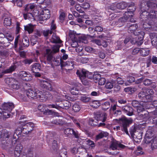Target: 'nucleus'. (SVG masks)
<instances>
[{
    "mask_svg": "<svg viewBox=\"0 0 157 157\" xmlns=\"http://www.w3.org/2000/svg\"><path fill=\"white\" fill-rule=\"evenodd\" d=\"M12 135L11 132H9L6 129L0 128V139L4 140L6 138H8Z\"/></svg>",
    "mask_w": 157,
    "mask_h": 157,
    "instance_id": "11",
    "label": "nucleus"
},
{
    "mask_svg": "<svg viewBox=\"0 0 157 157\" xmlns=\"http://www.w3.org/2000/svg\"><path fill=\"white\" fill-rule=\"evenodd\" d=\"M107 114L105 113H95L94 118L97 121H101L104 122L105 121L107 118Z\"/></svg>",
    "mask_w": 157,
    "mask_h": 157,
    "instance_id": "13",
    "label": "nucleus"
},
{
    "mask_svg": "<svg viewBox=\"0 0 157 157\" xmlns=\"http://www.w3.org/2000/svg\"><path fill=\"white\" fill-rule=\"evenodd\" d=\"M90 105L93 107L97 108L100 105V103L98 101L94 100L90 103Z\"/></svg>",
    "mask_w": 157,
    "mask_h": 157,
    "instance_id": "42",
    "label": "nucleus"
},
{
    "mask_svg": "<svg viewBox=\"0 0 157 157\" xmlns=\"http://www.w3.org/2000/svg\"><path fill=\"white\" fill-rule=\"evenodd\" d=\"M110 107V103L109 102H105L103 105V108L105 110L107 109Z\"/></svg>",
    "mask_w": 157,
    "mask_h": 157,
    "instance_id": "63",
    "label": "nucleus"
},
{
    "mask_svg": "<svg viewBox=\"0 0 157 157\" xmlns=\"http://www.w3.org/2000/svg\"><path fill=\"white\" fill-rule=\"evenodd\" d=\"M12 23V20L10 16L5 17L4 21V25L6 26L10 27Z\"/></svg>",
    "mask_w": 157,
    "mask_h": 157,
    "instance_id": "29",
    "label": "nucleus"
},
{
    "mask_svg": "<svg viewBox=\"0 0 157 157\" xmlns=\"http://www.w3.org/2000/svg\"><path fill=\"white\" fill-rule=\"evenodd\" d=\"M79 89L78 88L73 87L71 89L70 92L71 93L74 95H78L79 93Z\"/></svg>",
    "mask_w": 157,
    "mask_h": 157,
    "instance_id": "41",
    "label": "nucleus"
},
{
    "mask_svg": "<svg viewBox=\"0 0 157 157\" xmlns=\"http://www.w3.org/2000/svg\"><path fill=\"white\" fill-rule=\"evenodd\" d=\"M122 111L129 116H131L133 114V108L129 106H126L122 107Z\"/></svg>",
    "mask_w": 157,
    "mask_h": 157,
    "instance_id": "17",
    "label": "nucleus"
},
{
    "mask_svg": "<svg viewBox=\"0 0 157 157\" xmlns=\"http://www.w3.org/2000/svg\"><path fill=\"white\" fill-rule=\"evenodd\" d=\"M16 68V65L12 66L9 69H6L4 71V73H11L14 71Z\"/></svg>",
    "mask_w": 157,
    "mask_h": 157,
    "instance_id": "44",
    "label": "nucleus"
},
{
    "mask_svg": "<svg viewBox=\"0 0 157 157\" xmlns=\"http://www.w3.org/2000/svg\"><path fill=\"white\" fill-rule=\"evenodd\" d=\"M22 148L23 147L21 144H19L16 145L14 151L15 157H19L20 156Z\"/></svg>",
    "mask_w": 157,
    "mask_h": 157,
    "instance_id": "20",
    "label": "nucleus"
},
{
    "mask_svg": "<svg viewBox=\"0 0 157 157\" xmlns=\"http://www.w3.org/2000/svg\"><path fill=\"white\" fill-rule=\"evenodd\" d=\"M74 65V62L72 61L68 60L66 62L63 61L61 65V68L66 66H71L73 67Z\"/></svg>",
    "mask_w": 157,
    "mask_h": 157,
    "instance_id": "33",
    "label": "nucleus"
},
{
    "mask_svg": "<svg viewBox=\"0 0 157 157\" xmlns=\"http://www.w3.org/2000/svg\"><path fill=\"white\" fill-rule=\"evenodd\" d=\"M144 35V33L143 31H141L139 35H138L139 37H138V40L136 43L138 45L140 46L143 44V40Z\"/></svg>",
    "mask_w": 157,
    "mask_h": 157,
    "instance_id": "28",
    "label": "nucleus"
},
{
    "mask_svg": "<svg viewBox=\"0 0 157 157\" xmlns=\"http://www.w3.org/2000/svg\"><path fill=\"white\" fill-rule=\"evenodd\" d=\"M3 40L2 44L5 47H7L10 45V42H9V40H8L6 37H5L4 38Z\"/></svg>",
    "mask_w": 157,
    "mask_h": 157,
    "instance_id": "52",
    "label": "nucleus"
},
{
    "mask_svg": "<svg viewBox=\"0 0 157 157\" xmlns=\"http://www.w3.org/2000/svg\"><path fill=\"white\" fill-rule=\"evenodd\" d=\"M109 10L114 11L115 12H117L116 11V3L112 4L109 8Z\"/></svg>",
    "mask_w": 157,
    "mask_h": 157,
    "instance_id": "60",
    "label": "nucleus"
},
{
    "mask_svg": "<svg viewBox=\"0 0 157 157\" xmlns=\"http://www.w3.org/2000/svg\"><path fill=\"white\" fill-rule=\"evenodd\" d=\"M46 107L49 108H54L57 109H59L60 108V106L56 104L48 105H47Z\"/></svg>",
    "mask_w": 157,
    "mask_h": 157,
    "instance_id": "59",
    "label": "nucleus"
},
{
    "mask_svg": "<svg viewBox=\"0 0 157 157\" xmlns=\"http://www.w3.org/2000/svg\"><path fill=\"white\" fill-rule=\"evenodd\" d=\"M146 94L144 91V89L143 90V91L140 92L138 94L139 98L142 100V101L144 102H147L148 101L146 99L145 97Z\"/></svg>",
    "mask_w": 157,
    "mask_h": 157,
    "instance_id": "27",
    "label": "nucleus"
},
{
    "mask_svg": "<svg viewBox=\"0 0 157 157\" xmlns=\"http://www.w3.org/2000/svg\"><path fill=\"white\" fill-rule=\"evenodd\" d=\"M63 107L65 108V109L68 108L71 106V104L70 102L67 100H64L63 101Z\"/></svg>",
    "mask_w": 157,
    "mask_h": 157,
    "instance_id": "50",
    "label": "nucleus"
},
{
    "mask_svg": "<svg viewBox=\"0 0 157 157\" xmlns=\"http://www.w3.org/2000/svg\"><path fill=\"white\" fill-rule=\"evenodd\" d=\"M150 114L152 120V123L157 124V109L150 113Z\"/></svg>",
    "mask_w": 157,
    "mask_h": 157,
    "instance_id": "25",
    "label": "nucleus"
},
{
    "mask_svg": "<svg viewBox=\"0 0 157 157\" xmlns=\"http://www.w3.org/2000/svg\"><path fill=\"white\" fill-rule=\"evenodd\" d=\"M124 3H118L117 4L116 3V10L118 9H122L124 8V7L123 6L124 5Z\"/></svg>",
    "mask_w": 157,
    "mask_h": 157,
    "instance_id": "61",
    "label": "nucleus"
},
{
    "mask_svg": "<svg viewBox=\"0 0 157 157\" xmlns=\"http://www.w3.org/2000/svg\"><path fill=\"white\" fill-rule=\"evenodd\" d=\"M14 105L12 103H5L2 106L3 110L5 111V112L8 113V118L10 116V113L14 108Z\"/></svg>",
    "mask_w": 157,
    "mask_h": 157,
    "instance_id": "6",
    "label": "nucleus"
},
{
    "mask_svg": "<svg viewBox=\"0 0 157 157\" xmlns=\"http://www.w3.org/2000/svg\"><path fill=\"white\" fill-rule=\"evenodd\" d=\"M31 66L32 71L33 73H36L40 70V65L39 63H35Z\"/></svg>",
    "mask_w": 157,
    "mask_h": 157,
    "instance_id": "24",
    "label": "nucleus"
},
{
    "mask_svg": "<svg viewBox=\"0 0 157 157\" xmlns=\"http://www.w3.org/2000/svg\"><path fill=\"white\" fill-rule=\"evenodd\" d=\"M20 85L19 83L15 80L13 82L12 84L10 86L13 89L17 90L19 89L20 88Z\"/></svg>",
    "mask_w": 157,
    "mask_h": 157,
    "instance_id": "43",
    "label": "nucleus"
},
{
    "mask_svg": "<svg viewBox=\"0 0 157 157\" xmlns=\"http://www.w3.org/2000/svg\"><path fill=\"white\" fill-rule=\"evenodd\" d=\"M125 146L121 144L119 142L116 140H114L112 142L110 146V148L114 150L116 149L119 150L120 148H124Z\"/></svg>",
    "mask_w": 157,
    "mask_h": 157,
    "instance_id": "10",
    "label": "nucleus"
},
{
    "mask_svg": "<svg viewBox=\"0 0 157 157\" xmlns=\"http://www.w3.org/2000/svg\"><path fill=\"white\" fill-rule=\"evenodd\" d=\"M153 136V134L151 129H149L146 132L145 138L144 142L145 143L148 144L151 142L152 138Z\"/></svg>",
    "mask_w": 157,
    "mask_h": 157,
    "instance_id": "12",
    "label": "nucleus"
},
{
    "mask_svg": "<svg viewBox=\"0 0 157 157\" xmlns=\"http://www.w3.org/2000/svg\"><path fill=\"white\" fill-rule=\"evenodd\" d=\"M26 94L28 97L30 99L41 98L44 96L41 91L34 88L28 89L26 91Z\"/></svg>",
    "mask_w": 157,
    "mask_h": 157,
    "instance_id": "3",
    "label": "nucleus"
},
{
    "mask_svg": "<svg viewBox=\"0 0 157 157\" xmlns=\"http://www.w3.org/2000/svg\"><path fill=\"white\" fill-rule=\"evenodd\" d=\"M80 41L85 44H86L87 43L88 41L87 40V38L86 37L84 36H82L79 37Z\"/></svg>",
    "mask_w": 157,
    "mask_h": 157,
    "instance_id": "55",
    "label": "nucleus"
},
{
    "mask_svg": "<svg viewBox=\"0 0 157 157\" xmlns=\"http://www.w3.org/2000/svg\"><path fill=\"white\" fill-rule=\"evenodd\" d=\"M26 126L27 127V131H23V133L27 134L30 133L33 130L34 124L32 122H29L26 124Z\"/></svg>",
    "mask_w": 157,
    "mask_h": 157,
    "instance_id": "21",
    "label": "nucleus"
},
{
    "mask_svg": "<svg viewBox=\"0 0 157 157\" xmlns=\"http://www.w3.org/2000/svg\"><path fill=\"white\" fill-rule=\"evenodd\" d=\"M142 148L140 147H138L137 149L134 151V154L136 155H139L143 154Z\"/></svg>",
    "mask_w": 157,
    "mask_h": 157,
    "instance_id": "46",
    "label": "nucleus"
},
{
    "mask_svg": "<svg viewBox=\"0 0 157 157\" xmlns=\"http://www.w3.org/2000/svg\"><path fill=\"white\" fill-rule=\"evenodd\" d=\"M77 75L79 77L80 79H81L85 77L91 78L92 76H89V75L91 74V73L86 71L84 69H80L77 70L76 72Z\"/></svg>",
    "mask_w": 157,
    "mask_h": 157,
    "instance_id": "5",
    "label": "nucleus"
},
{
    "mask_svg": "<svg viewBox=\"0 0 157 157\" xmlns=\"http://www.w3.org/2000/svg\"><path fill=\"white\" fill-rule=\"evenodd\" d=\"M149 53V50L148 48H141L140 49V53L143 56H147Z\"/></svg>",
    "mask_w": 157,
    "mask_h": 157,
    "instance_id": "36",
    "label": "nucleus"
},
{
    "mask_svg": "<svg viewBox=\"0 0 157 157\" xmlns=\"http://www.w3.org/2000/svg\"><path fill=\"white\" fill-rule=\"evenodd\" d=\"M90 97L86 96L84 95L81 97L80 100L84 102H87L90 101Z\"/></svg>",
    "mask_w": 157,
    "mask_h": 157,
    "instance_id": "47",
    "label": "nucleus"
},
{
    "mask_svg": "<svg viewBox=\"0 0 157 157\" xmlns=\"http://www.w3.org/2000/svg\"><path fill=\"white\" fill-rule=\"evenodd\" d=\"M137 111L138 113H140L145 110L144 107L141 105H140L136 107Z\"/></svg>",
    "mask_w": 157,
    "mask_h": 157,
    "instance_id": "54",
    "label": "nucleus"
},
{
    "mask_svg": "<svg viewBox=\"0 0 157 157\" xmlns=\"http://www.w3.org/2000/svg\"><path fill=\"white\" fill-rule=\"evenodd\" d=\"M36 7V5L34 3L26 5L25 7V10L26 12L32 11Z\"/></svg>",
    "mask_w": 157,
    "mask_h": 157,
    "instance_id": "26",
    "label": "nucleus"
},
{
    "mask_svg": "<svg viewBox=\"0 0 157 157\" xmlns=\"http://www.w3.org/2000/svg\"><path fill=\"white\" fill-rule=\"evenodd\" d=\"M94 80L96 82H98V84L100 85H103L105 83L106 80L104 78L101 77L100 74L94 75L93 76Z\"/></svg>",
    "mask_w": 157,
    "mask_h": 157,
    "instance_id": "9",
    "label": "nucleus"
},
{
    "mask_svg": "<svg viewBox=\"0 0 157 157\" xmlns=\"http://www.w3.org/2000/svg\"><path fill=\"white\" fill-rule=\"evenodd\" d=\"M51 148L54 151L56 150L58 148V145L56 141L53 140L51 146Z\"/></svg>",
    "mask_w": 157,
    "mask_h": 157,
    "instance_id": "48",
    "label": "nucleus"
},
{
    "mask_svg": "<svg viewBox=\"0 0 157 157\" xmlns=\"http://www.w3.org/2000/svg\"><path fill=\"white\" fill-rule=\"evenodd\" d=\"M86 151V150L85 149L82 147H79L77 149L76 148L74 147L72 149L71 152L73 154H75L76 152L80 153L81 151Z\"/></svg>",
    "mask_w": 157,
    "mask_h": 157,
    "instance_id": "38",
    "label": "nucleus"
},
{
    "mask_svg": "<svg viewBox=\"0 0 157 157\" xmlns=\"http://www.w3.org/2000/svg\"><path fill=\"white\" fill-rule=\"evenodd\" d=\"M150 143L151 144V147L152 150L157 148V139L156 138H153L148 144Z\"/></svg>",
    "mask_w": 157,
    "mask_h": 157,
    "instance_id": "30",
    "label": "nucleus"
},
{
    "mask_svg": "<svg viewBox=\"0 0 157 157\" xmlns=\"http://www.w3.org/2000/svg\"><path fill=\"white\" fill-rule=\"evenodd\" d=\"M144 89L146 94V99L147 100L148 102L152 100L154 92L152 89Z\"/></svg>",
    "mask_w": 157,
    "mask_h": 157,
    "instance_id": "16",
    "label": "nucleus"
},
{
    "mask_svg": "<svg viewBox=\"0 0 157 157\" xmlns=\"http://www.w3.org/2000/svg\"><path fill=\"white\" fill-rule=\"evenodd\" d=\"M88 78L87 77H85L81 79H80L82 84L85 85H87L89 83V81L88 80Z\"/></svg>",
    "mask_w": 157,
    "mask_h": 157,
    "instance_id": "49",
    "label": "nucleus"
},
{
    "mask_svg": "<svg viewBox=\"0 0 157 157\" xmlns=\"http://www.w3.org/2000/svg\"><path fill=\"white\" fill-rule=\"evenodd\" d=\"M137 90V89L135 88H131L130 87H127L125 88L124 89V90L126 92H131L132 93L136 91Z\"/></svg>",
    "mask_w": 157,
    "mask_h": 157,
    "instance_id": "56",
    "label": "nucleus"
},
{
    "mask_svg": "<svg viewBox=\"0 0 157 157\" xmlns=\"http://www.w3.org/2000/svg\"><path fill=\"white\" fill-rule=\"evenodd\" d=\"M50 13L49 10L48 9H45L41 11L39 19L41 21L46 20L50 18Z\"/></svg>",
    "mask_w": 157,
    "mask_h": 157,
    "instance_id": "7",
    "label": "nucleus"
},
{
    "mask_svg": "<svg viewBox=\"0 0 157 157\" xmlns=\"http://www.w3.org/2000/svg\"><path fill=\"white\" fill-rule=\"evenodd\" d=\"M6 38L10 41H12L13 39V37L10 34L7 33L6 35Z\"/></svg>",
    "mask_w": 157,
    "mask_h": 157,
    "instance_id": "64",
    "label": "nucleus"
},
{
    "mask_svg": "<svg viewBox=\"0 0 157 157\" xmlns=\"http://www.w3.org/2000/svg\"><path fill=\"white\" fill-rule=\"evenodd\" d=\"M130 132L135 142L136 143L141 142L143 133L138 125L132 126L130 128Z\"/></svg>",
    "mask_w": 157,
    "mask_h": 157,
    "instance_id": "1",
    "label": "nucleus"
},
{
    "mask_svg": "<svg viewBox=\"0 0 157 157\" xmlns=\"http://www.w3.org/2000/svg\"><path fill=\"white\" fill-rule=\"evenodd\" d=\"M137 27L138 26L136 24L131 25L128 27V31L129 33H133L135 35H139L141 32H136Z\"/></svg>",
    "mask_w": 157,
    "mask_h": 157,
    "instance_id": "15",
    "label": "nucleus"
},
{
    "mask_svg": "<svg viewBox=\"0 0 157 157\" xmlns=\"http://www.w3.org/2000/svg\"><path fill=\"white\" fill-rule=\"evenodd\" d=\"M63 62V61L62 59H58L55 58H53V59L52 60V62L51 63H49V62H48V63L51 64L52 65H54L55 66H57L60 65L61 67V65Z\"/></svg>",
    "mask_w": 157,
    "mask_h": 157,
    "instance_id": "23",
    "label": "nucleus"
},
{
    "mask_svg": "<svg viewBox=\"0 0 157 157\" xmlns=\"http://www.w3.org/2000/svg\"><path fill=\"white\" fill-rule=\"evenodd\" d=\"M131 5L133 6L132 8V9H128L124 13L122 21H125L129 17H132L133 12L136 10V7L134 6V3H132Z\"/></svg>",
    "mask_w": 157,
    "mask_h": 157,
    "instance_id": "4",
    "label": "nucleus"
},
{
    "mask_svg": "<svg viewBox=\"0 0 157 157\" xmlns=\"http://www.w3.org/2000/svg\"><path fill=\"white\" fill-rule=\"evenodd\" d=\"M89 123L90 125L92 126H97L98 124V123L92 119H90L89 120Z\"/></svg>",
    "mask_w": 157,
    "mask_h": 157,
    "instance_id": "58",
    "label": "nucleus"
},
{
    "mask_svg": "<svg viewBox=\"0 0 157 157\" xmlns=\"http://www.w3.org/2000/svg\"><path fill=\"white\" fill-rule=\"evenodd\" d=\"M108 135V133L106 132L102 131L97 135L96 136V139L97 140L101 139L104 137H106Z\"/></svg>",
    "mask_w": 157,
    "mask_h": 157,
    "instance_id": "40",
    "label": "nucleus"
},
{
    "mask_svg": "<svg viewBox=\"0 0 157 157\" xmlns=\"http://www.w3.org/2000/svg\"><path fill=\"white\" fill-rule=\"evenodd\" d=\"M114 82L113 81H107L105 83V87L108 89H111L114 86Z\"/></svg>",
    "mask_w": 157,
    "mask_h": 157,
    "instance_id": "34",
    "label": "nucleus"
},
{
    "mask_svg": "<svg viewBox=\"0 0 157 157\" xmlns=\"http://www.w3.org/2000/svg\"><path fill=\"white\" fill-rule=\"evenodd\" d=\"M19 75V77L23 80L28 81L31 79V77L25 71L20 72Z\"/></svg>",
    "mask_w": 157,
    "mask_h": 157,
    "instance_id": "18",
    "label": "nucleus"
},
{
    "mask_svg": "<svg viewBox=\"0 0 157 157\" xmlns=\"http://www.w3.org/2000/svg\"><path fill=\"white\" fill-rule=\"evenodd\" d=\"M45 106V105L44 104L40 105L38 107V109L40 111L43 112L44 113V111L46 109V107Z\"/></svg>",
    "mask_w": 157,
    "mask_h": 157,
    "instance_id": "57",
    "label": "nucleus"
},
{
    "mask_svg": "<svg viewBox=\"0 0 157 157\" xmlns=\"http://www.w3.org/2000/svg\"><path fill=\"white\" fill-rule=\"evenodd\" d=\"M74 33V32H71L69 34V36L72 40V42L71 43V45L73 48L77 47L78 45L77 38Z\"/></svg>",
    "mask_w": 157,
    "mask_h": 157,
    "instance_id": "14",
    "label": "nucleus"
},
{
    "mask_svg": "<svg viewBox=\"0 0 157 157\" xmlns=\"http://www.w3.org/2000/svg\"><path fill=\"white\" fill-rule=\"evenodd\" d=\"M75 59L77 61L83 63H87L89 60V59L87 58L80 57L78 56L76 57Z\"/></svg>",
    "mask_w": 157,
    "mask_h": 157,
    "instance_id": "31",
    "label": "nucleus"
},
{
    "mask_svg": "<svg viewBox=\"0 0 157 157\" xmlns=\"http://www.w3.org/2000/svg\"><path fill=\"white\" fill-rule=\"evenodd\" d=\"M122 123L123 130L127 134H128V132L127 129V127L128 126L129 123H131V121L130 120L128 119L125 117H123L120 119Z\"/></svg>",
    "mask_w": 157,
    "mask_h": 157,
    "instance_id": "8",
    "label": "nucleus"
},
{
    "mask_svg": "<svg viewBox=\"0 0 157 157\" xmlns=\"http://www.w3.org/2000/svg\"><path fill=\"white\" fill-rule=\"evenodd\" d=\"M52 42L54 43H61V41L59 38L56 35L53 34L52 35Z\"/></svg>",
    "mask_w": 157,
    "mask_h": 157,
    "instance_id": "39",
    "label": "nucleus"
},
{
    "mask_svg": "<svg viewBox=\"0 0 157 157\" xmlns=\"http://www.w3.org/2000/svg\"><path fill=\"white\" fill-rule=\"evenodd\" d=\"M40 81V85L42 87L45 88L48 90H52L51 85L49 82L44 80H41Z\"/></svg>",
    "mask_w": 157,
    "mask_h": 157,
    "instance_id": "19",
    "label": "nucleus"
},
{
    "mask_svg": "<svg viewBox=\"0 0 157 157\" xmlns=\"http://www.w3.org/2000/svg\"><path fill=\"white\" fill-rule=\"evenodd\" d=\"M64 133L67 135L73 134L76 138L79 137V135L78 132H75L73 129L70 128H67L64 130Z\"/></svg>",
    "mask_w": 157,
    "mask_h": 157,
    "instance_id": "22",
    "label": "nucleus"
},
{
    "mask_svg": "<svg viewBox=\"0 0 157 157\" xmlns=\"http://www.w3.org/2000/svg\"><path fill=\"white\" fill-rule=\"evenodd\" d=\"M29 44V42L28 38L25 37L22 40V45L23 47H28Z\"/></svg>",
    "mask_w": 157,
    "mask_h": 157,
    "instance_id": "45",
    "label": "nucleus"
},
{
    "mask_svg": "<svg viewBox=\"0 0 157 157\" xmlns=\"http://www.w3.org/2000/svg\"><path fill=\"white\" fill-rule=\"evenodd\" d=\"M14 80L12 78H8L6 79L5 81L6 83L10 86L14 81Z\"/></svg>",
    "mask_w": 157,
    "mask_h": 157,
    "instance_id": "51",
    "label": "nucleus"
},
{
    "mask_svg": "<svg viewBox=\"0 0 157 157\" xmlns=\"http://www.w3.org/2000/svg\"><path fill=\"white\" fill-rule=\"evenodd\" d=\"M8 113L5 112L2 108H0V118H3L5 119L8 118Z\"/></svg>",
    "mask_w": 157,
    "mask_h": 157,
    "instance_id": "32",
    "label": "nucleus"
},
{
    "mask_svg": "<svg viewBox=\"0 0 157 157\" xmlns=\"http://www.w3.org/2000/svg\"><path fill=\"white\" fill-rule=\"evenodd\" d=\"M144 114H141L140 115V117L141 119L146 120L149 118V116H151L150 113H148L147 111H145Z\"/></svg>",
    "mask_w": 157,
    "mask_h": 157,
    "instance_id": "37",
    "label": "nucleus"
},
{
    "mask_svg": "<svg viewBox=\"0 0 157 157\" xmlns=\"http://www.w3.org/2000/svg\"><path fill=\"white\" fill-rule=\"evenodd\" d=\"M34 29V26L31 24H29L25 26V29L28 31L29 34L32 33Z\"/></svg>",
    "mask_w": 157,
    "mask_h": 157,
    "instance_id": "35",
    "label": "nucleus"
},
{
    "mask_svg": "<svg viewBox=\"0 0 157 157\" xmlns=\"http://www.w3.org/2000/svg\"><path fill=\"white\" fill-rule=\"evenodd\" d=\"M59 45H55L52 48V50L50 49L47 48L44 52V56L47 62L49 63L52 62V60L54 58L53 54L58 52L59 51Z\"/></svg>",
    "mask_w": 157,
    "mask_h": 157,
    "instance_id": "2",
    "label": "nucleus"
},
{
    "mask_svg": "<svg viewBox=\"0 0 157 157\" xmlns=\"http://www.w3.org/2000/svg\"><path fill=\"white\" fill-rule=\"evenodd\" d=\"M86 144L90 146L92 148H94L95 146V145L94 142L90 140H87L86 141Z\"/></svg>",
    "mask_w": 157,
    "mask_h": 157,
    "instance_id": "62",
    "label": "nucleus"
},
{
    "mask_svg": "<svg viewBox=\"0 0 157 157\" xmlns=\"http://www.w3.org/2000/svg\"><path fill=\"white\" fill-rule=\"evenodd\" d=\"M72 109L75 112H78L80 109V107L78 104H75L73 106Z\"/></svg>",
    "mask_w": 157,
    "mask_h": 157,
    "instance_id": "53",
    "label": "nucleus"
}]
</instances>
